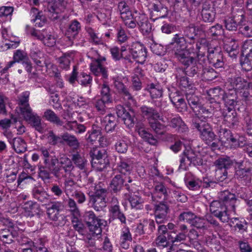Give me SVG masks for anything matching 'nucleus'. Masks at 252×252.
<instances>
[{"label":"nucleus","instance_id":"obj_1","mask_svg":"<svg viewBox=\"0 0 252 252\" xmlns=\"http://www.w3.org/2000/svg\"><path fill=\"white\" fill-rule=\"evenodd\" d=\"M171 44L174 46L173 52L175 57L182 64H188L193 61L195 58L190 56L191 53L196 54L198 58L204 56L201 53V47L197 43L193 42L192 43L187 44L185 37L181 36L180 34L174 35Z\"/></svg>","mask_w":252,"mask_h":252},{"label":"nucleus","instance_id":"obj_2","mask_svg":"<svg viewBox=\"0 0 252 252\" xmlns=\"http://www.w3.org/2000/svg\"><path fill=\"white\" fill-rule=\"evenodd\" d=\"M39 151L43 156V162L39 164L38 168V176L43 180L46 181L51 179V172H55L58 167H55V164L59 162L58 158L54 156L50 158V154L48 150L44 147H41ZM58 170H57V171Z\"/></svg>","mask_w":252,"mask_h":252},{"label":"nucleus","instance_id":"obj_3","mask_svg":"<svg viewBox=\"0 0 252 252\" xmlns=\"http://www.w3.org/2000/svg\"><path fill=\"white\" fill-rule=\"evenodd\" d=\"M192 126L199 132L201 139L206 144H210L216 138L211 125L206 121H201L199 119H193Z\"/></svg>","mask_w":252,"mask_h":252},{"label":"nucleus","instance_id":"obj_4","mask_svg":"<svg viewBox=\"0 0 252 252\" xmlns=\"http://www.w3.org/2000/svg\"><path fill=\"white\" fill-rule=\"evenodd\" d=\"M83 217L93 237L101 234V226H105V221L104 220L98 219L92 211L85 212Z\"/></svg>","mask_w":252,"mask_h":252},{"label":"nucleus","instance_id":"obj_5","mask_svg":"<svg viewBox=\"0 0 252 252\" xmlns=\"http://www.w3.org/2000/svg\"><path fill=\"white\" fill-rule=\"evenodd\" d=\"M30 56L35 63L37 69L41 70L43 74L47 73L50 67L56 69V66L51 63L48 57L40 51H31Z\"/></svg>","mask_w":252,"mask_h":252},{"label":"nucleus","instance_id":"obj_6","mask_svg":"<svg viewBox=\"0 0 252 252\" xmlns=\"http://www.w3.org/2000/svg\"><path fill=\"white\" fill-rule=\"evenodd\" d=\"M210 210L215 217L218 218L222 222H228L230 220L228 210L220 200H215L210 205Z\"/></svg>","mask_w":252,"mask_h":252},{"label":"nucleus","instance_id":"obj_7","mask_svg":"<svg viewBox=\"0 0 252 252\" xmlns=\"http://www.w3.org/2000/svg\"><path fill=\"white\" fill-rule=\"evenodd\" d=\"M60 164L61 165L55 164V167H58L59 169L55 172H51V175L53 174L55 178L60 179L65 177V174L63 171V170L65 173L74 176L72 171L75 169V167L72 164L71 159L66 157H62L60 158Z\"/></svg>","mask_w":252,"mask_h":252},{"label":"nucleus","instance_id":"obj_8","mask_svg":"<svg viewBox=\"0 0 252 252\" xmlns=\"http://www.w3.org/2000/svg\"><path fill=\"white\" fill-rule=\"evenodd\" d=\"M64 9H60L59 6L56 5H48L47 12L48 16L53 22H58L60 24V28L63 30L65 22L68 20L69 16L66 15H62L61 13Z\"/></svg>","mask_w":252,"mask_h":252},{"label":"nucleus","instance_id":"obj_9","mask_svg":"<svg viewBox=\"0 0 252 252\" xmlns=\"http://www.w3.org/2000/svg\"><path fill=\"white\" fill-rule=\"evenodd\" d=\"M207 58L209 63L216 68L224 67V61L222 52L217 47L207 48Z\"/></svg>","mask_w":252,"mask_h":252},{"label":"nucleus","instance_id":"obj_10","mask_svg":"<svg viewBox=\"0 0 252 252\" xmlns=\"http://www.w3.org/2000/svg\"><path fill=\"white\" fill-rule=\"evenodd\" d=\"M24 119L28 122L34 129L39 133H43L44 126L41 123V119L37 114L33 112L32 110L29 109L25 114L22 115Z\"/></svg>","mask_w":252,"mask_h":252},{"label":"nucleus","instance_id":"obj_11","mask_svg":"<svg viewBox=\"0 0 252 252\" xmlns=\"http://www.w3.org/2000/svg\"><path fill=\"white\" fill-rule=\"evenodd\" d=\"M128 49L132 58L136 62L141 64L144 63L147 57V49L143 45L139 42L133 43Z\"/></svg>","mask_w":252,"mask_h":252},{"label":"nucleus","instance_id":"obj_12","mask_svg":"<svg viewBox=\"0 0 252 252\" xmlns=\"http://www.w3.org/2000/svg\"><path fill=\"white\" fill-rule=\"evenodd\" d=\"M133 182L130 176H123L122 174L115 175L109 184L110 190L112 193L117 194L123 189L126 183H131Z\"/></svg>","mask_w":252,"mask_h":252},{"label":"nucleus","instance_id":"obj_13","mask_svg":"<svg viewBox=\"0 0 252 252\" xmlns=\"http://www.w3.org/2000/svg\"><path fill=\"white\" fill-rule=\"evenodd\" d=\"M81 30L80 23L76 20L72 21L65 32L66 45L71 46Z\"/></svg>","mask_w":252,"mask_h":252},{"label":"nucleus","instance_id":"obj_14","mask_svg":"<svg viewBox=\"0 0 252 252\" xmlns=\"http://www.w3.org/2000/svg\"><path fill=\"white\" fill-rule=\"evenodd\" d=\"M116 113L118 118L128 127H132L136 119L134 112L130 109L127 111L122 105H118L116 108Z\"/></svg>","mask_w":252,"mask_h":252},{"label":"nucleus","instance_id":"obj_15","mask_svg":"<svg viewBox=\"0 0 252 252\" xmlns=\"http://www.w3.org/2000/svg\"><path fill=\"white\" fill-rule=\"evenodd\" d=\"M88 195L89 202L95 211H100L106 206L108 194L94 193L90 191Z\"/></svg>","mask_w":252,"mask_h":252},{"label":"nucleus","instance_id":"obj_16","mask_svg":"<svg viewBox=\"0 0 252 252\" xmlns=\"http://www.w3.org/2000/svg\"><path fill=\"white\" fill-rule=\"evenodd\" d=\"M110 205L109 211L114 219L119 220L122 224H126V217L124 213L121 210L118 199L116 197H113L110 202Z\"/></svg>","mask_w":252,"mask_h":252},{"label":"nucleus","instance_id":"obj_17","mask_svg":"<svg viewBox=\"0 0 252 252\" xmlns=\"http://www.w3.org/2000/svg\"><path fill=\"white\" fill-rule=\"evenodd\" d=\"M222 116L224 121L230 128H236L239 125L237 113L234 108L227 107L223 109Z\"/></svg>","mask_w":252,"mask_h":252},{"label":"nucleus","instance_id":"obj_18","mask_svg":"<svg viewBox=\"0 0 252 252\" xmlns=\"http://www.w3.org/2000/svg\"><path fill=\"white\" fill-rule=\"evenodd\" d=\"M134 184L129 185L126 184L125 187L128 192L125 193L126 199L128 200L132 208H135L137 209L142 208V199L137 195H134Z\"/></svg>","mask_w":252,"mask_h":252},{"label":"nucleus","instance_id":"obj_19","mask_svg":"<svg viewBox=\"0 0 252 252\" xmlns=\"http://www.w3.org/2000/svg\"><path fill=\"white\" fill-rule=\"evenodd\" d=\"M156 202L159 203L156 204L154 208L156 221L158 224L162 223L167 220L169 207L162 200Z\"/></svg>","mask_w":252,"mask_h":252},{"label":"nucleus","instance_id":"obj_20","mask_svg":"<svg viewBox=\"0 0 252 252\" xmlns=\"http://www.w3.org/2000/svg\"><path fill=\"white\" fill-rule=\"evenodd\" d=\"M168 193L167 189L162 183L154 180V190L152 193V200L159 201L167 199Z\"/></svg>","mask_w":252,"mask_h":252},{"label":"nucleus","instance_id":"obj_21","mask_svg":"<svg viewBox=\"0 0 252 252\" xmlns=\"http://www.w3.org/2000/svg\"><path fill=\"white\" fill-rule=\"evenodd\" d=\"M223 48L232 58H236L239 53L238 41L233 38H225L223 41Z\"/></svg>","mask_w":252,"mask_h":252},{"label":"nucleus","instance_id":"obj_22","mask_svg":"<svg viewBox=\"0 0 252 252\" xmlns=\"http://www.w3.org/2000/svg\"><path fill=\"white\" fill-rule=\"evenodd\" d=\"M219 200L226 206L228 211H235L236 198L234 194L227 190L221 192L219 195Z\"/></svg>","mask_w":252,"mask_h":252},{"label":"nucleus","instance_id":"obj_23","mask_svg":"<svg viewBox=\"0 0 252 252\" xmlns=\"http://www.w3.org/2000/svg\"><path fill=\"white\" fill-rule=\"evenodd\" d=\"M46 213L48 218L53 221L58 220L62 203L59 201H51L46 204Z\"/></svg>","mask_w":252,"mask_h":252},{"label":"nucleus","instance_id":"obj_24","mask_svg":"<svg viewBox=\"0 0 252 252\" xmlns=\"http://www.w3.org/2000/svg\"><path fill=\"white\" fill-rule=\"evenodd\" d=\"M186 68L184 70L182 68L177 69V71L182 72V73L185 72V74L190 77H194L195 76H198L200 71L202 65L198 63H197L195 59H193V61L189 64H182Z\"/></svg>","mask_w":252,"mask_h":252},{"label":"nucleus","instance_id":"obj_25","mask_svg":"<svg viewBox=\"0 0 252 252\" xmlns=\"http://www.w3.org/2000/svg\"><path fill=\"white\" fill-rule=\"evenodd\" d=\"M142 116L147 120L148 123L154 120H162V116L156 109L146 105L142 106L140 108Z\"/></svg>","mask_w":252,"mask_h":252},{"label":"nucleus","instance_id":"obj_26","mask_svg":"<svg viewBox=\"0 0 252 252\" xmlns=\"http://www.w3.org/2000/svg\"><path fill=\"white\" fill-rule=\"evenodd\" d=\"M216 12L213 5L208 2L203 4L201 11L202 19L203 21L207 23L213 22L215 18Z\"/></svg>","mask_w":252,"mask_h":252},{"label":"nucleus","instance_id":"obj_27","mask_svg":"<svg viewBox=\"0 0 252 252\" xmlns=\"http://www.w3.org/2000/svg\"><path fill=\"white\" fill-rule=\"evenodd\" d=\"M217 183L215 181H212L208 178H203L202 180L200 182H196L195 181H190L187 183V186L189 189L192 190H199L200 186L204 188H213L215 187Z\"/></svg>","mask_w":252,"mask_h":252},{"label":"nucleus","instance_id":"obj_28","mask_svg":"<svg viewBox=\"0 0 252 252\" xmlns=\"http://www.w3.org/2000/svg\"><path fill=\"white\" fill-rule=\"evenodd\" d=\"M234 177L242 184L247 185L250 183L252 180L251 168L236 169Z\"/></svg>","mask_w":252,"mask_h":252},{"label":"nucleus","instance_id":"obj_29","mask_svg":"<svg viewBox=\"0 0 252 252\" xmlns=\"http://www.w3.org/2000/svg\"><path fill=\"white\" fill-rule=\"evenodd\" d=\"M238 97L235 90H230L228 92H224L223 98L222 101L224 103L226 108H234V106L237 104Z\"/></svg>","mask_w":252,"mask_h":252},{"label":"nucleus","instance_id":"obj_30","mask_svg":"<svg viewBox=\"0 0 252 252\" xmlns=\"http://www.w3.org/2000/svg\"><path fill=\"white\" fill-rule=\"evenodd\" d=\"M135 130L138 133L140 136L150 144L155 145L157 140L153 135L146 131L143 124H138L136 126Z\"/></svg>","mask_w":252,"mask_h":252},{"label":"nucleus","instance_id":"obj_31","mask_svg":"<svg viewBox=\"0 0 252 252\" xmlns=\"http://www.w3.org/2000/svg\"><path fill=\"white\" fill-rule=\"evenodd\" d=\"M169 125L174 128H176V130L179 133L188 131L187 126L180 117L171 118L169 121Z\"/></svg>","mask_w":252,"mask_h":252},{"label":"nucleus","instance_id":"obj_32","mask_svg":"<svg viewBox=\"0 0 252 252\" xmlns=\"http://www.w3.org/2000/svg\"><path fill=\"white\" fill-rule=\"evenodd\" d=\"M42 118L45 120L56 125L57 126H62L63 122L52 110L46 109L44 112Z\"/></svg>","mask_w":252,"mask_h":252},{"label":"nucleus","instance_id":"obj_33","mask_svg":"<svg viewBox=\"0 0 252 252\" xmlns=\"http://www.w3.org/2000/svg\"><path fill=\"white\" fill-rule=\"evenodd\" d=\"M10 228L3 229L0 230V239L3 243L10 244L13 242V239L17 236V233Z\"/></svg>","mask_w":252,"mask_h":252},{"label":"nucleus","instance_id":"obj_34","mask_svg":"<svg viewBox=\"0 0 252 252\" xmlns=\"http://www.w3.org/2000/svg\"><path fill=\"white\" fill-rule=\"evenodd\" d=\"M9 143L17 153H23L27 150V144L25 140L20 137L9 140Z\"/></svg>","mask_w":252,"mask_h":252},{"label":"nucleus","instance_id":"obj_35","mask_svg":"<svg viewBox=\"0 0 252 252\" xmlns=\"http://www.w3.org/2000/svg\"><path fill=\"white\" fill-rule=\"evenodd\" d=\"M185 157L188 159V164H191L194 166H198L202 164L203 160L198 154H196L193 150H188L184 152Z\"/></svg>","mask_w":252,"mask_h":252},{"label":"nucleus","instance_id":"obj_36","mask_svg":"<svg viewBox=\"0 0 252 252\" xmlns=\"http://www.w3.org/2000/svg\"><path fill=\"white\" fill-rule=\"evenodd\" d=\"M29 92H25L18 97V104L20 107L21 115L25 114L29 109L32 110L29 103Z\"/></svg>","mask_w":252,"mask_h":252},{"label":"nucleus","instance_id":"obj_37","mask_svg":"<svg viewBox=\"0 0 252 252\" xmlns=\"http://www.w3.org/2000/svg\"><path fill=\"white\" fill-rule=\"evenodd\" d=\"M27 60H28V58L26 53L21 50H18L14 54L13 61H10L7 63L6 66L2 69V72L4 73L16 63H19L20 61L25 62Z\"/></svg>","mask_w":252,"mask_h":252},{"label":"nucleus","instance_id":"obj_38","mask_svg":"<svg viewBox=\"0 0 252 252\" xmlns=\"http://www.w3.org/2000/svg\"><path fill=\"white\" fill-rule=\"evenodd\" d=\"M91 71L96 76L101 75L102 77L106 79L108 77L107 71L105 68L102 66L99 60H96L92 63L90 65Z\"/></svg>","mask_w":252,"mask_h":252},{"label":"nucleus","instance_id":"obj_39","mask_svg":"<svg viewBox=\"0 0 252 252\" xmlns=\"http://www.w3.org/2000/svg\"><path fill=\"white\" fill-rule=\"evenodd\" d=\"M75 54V51H71L63 54L62 56L58 59L60 66L63 69L68 68Z\"/></svg>","mask_w":252,"mask_h":252},{"label":"nucleus","instance_id":"obj_40","mask_svg":"<svg viewBox=\"0 0 252 252\" xmlns=\"http://www.w3.org/2000/svg\"><path fill=\"white\" fill-rule=\"evenodd\" d=\"M32 195L39 201L46 203L48 202L49 195L41 187H35L32 189Z\"/></svg>","mask_w":252,"mask_h":252},{"label":"nucleus","instance_id":"obj_41","mask_svg":"<svg viewBox=\"0 0 252 252\" xmlns=\"http://www.w3.org/2000/svg\"><path fill=\"white\" fill-rule=\"evenodd\" d=\"M62 139L63 143H66L68 146L73 149H76L80 146V143L76 137L67 132H65L62 135Z\"/></svg>","mask_w":252,"mask_h":252},{"label":"nucleus","instance_id":"obj_42","mask_svg":"<svg viewBox=\"0 0 252 252\" xmlns=\"http://www.w3.org/2000/svg\"><path fill=\"white\" fill-rule=\"evenodd\" d=\"M132 165L129 161L121 159L117 163V170L120 174L123 176H129L132 170Z\"/></svg>","mask_w":252,"mask_h":252},{"label":"nucleus","instance_id":"obj_43","mask_svg":"<svg viewBox=\"0 0 252 252\" xmlns=\"http://www.w3.org/2000/svg\"><path fill=\"white\" fill-rule=\"evenodd\" d=\"M194 112L196 116L193 119H199L201 121H206L212 116V112L201 105Z\"/></svg>","mask_w":252,"mask_h":252},{"label":"nucleus","instance_id":"obj_44","mask_svg":"<svg viewBox=\"0 0 252 252\" xmlns=\"http://www.w3.org/2000/svg\"><path fill=\"white\" fill-rule=\"evenodd\" d=\"M229 82L233 88L232 90H239L245 89L251 83H249L245 81L244 79L241 77H234L233 78L229 79Z\"/></svg>","mask_w":252,"mask_h":252},{"label":"nucleus","instance_id":"obj_45","mask_svg":"<svg viewBox=\"0 0 252 252\" xmlns=\"http://www.w3.org/2000/svg\"><path fill=\"white\" fill-rule=\"evenodd\" d=\"M132 241V236L128 228L123 230L120 239L121 247L124 249L129 248V244Z\"/></svg>","mask_w":252,"mask_h":252},{"label":"nucleus","instance_id":"obj_46","mask_svg":"<svg viewBox=\"0 0 252 252\" xmlns=\"http://www.w3.org/2000/svg\"><path fill=\"white\" fill-rule=\"evenodd\" d=\"M225 91L220 87L210 89L208 94L211 99L220 102L223 98Z\"/></svg>","mask_w":252,"mask_h":252},{"label":"nucleus","instance_id":"obj_47","mask_svg":"<svg viewBox=\"0 0 252 252\" xmlns=\"http://www.w3.org/2000/svg\"><path fill=\"white\" fill-rule=\"evenodd\" d=\"M233 163L232 160L228 157L220 158L215 162L217 168L226 170L232 166Z\"/></svg>","mask_w":252,"mask_h":252},{"label":"nucleus","instance_id":"obj_48","mask_svg":"<svg viewBox=\"0 0 252 252\" xmlns=\"http://www.w3.org/2000/svg\"><path fill=\"white\" fill-rule=\"evenodd\" d=\"M66 204L68 211L74 219L78 218L80 216V211L75 200L69 198L66 200Z\"/></svg>","mask_w":252,"mask_h":252},{"label":"nucleus","instance_id":"obj_49","mask_svg":"<svg viewBox=\"0 0 252 252\" xmlns=\"http://www.w3.org/2000/svg\"><path fill=\"white\" fill-rule=\"evenodd\" d=\"M186 99L193 112L201 105L199 97L194 94L186 93Z\"/></svg>","mask_w":252,"mask_h":252},{"label":"nucleus","instance_id":"obj_50","mask_svg":"<svg viewBox=\"0 0 252 252\" xmlns=\"http://www.w3.org/2000/svg\"><path fill=\"white\" fill-rule=\"evenodd\" d=\"M31 13L33 14H37L35 18L32 20L35 23V26L38 27H42L46 22L45 17L42 14V12L38 11L36 8H32L31 9Z\"/></svg>","mask_w":252,"mask_h":252},{"label":"nucleus","instance_id":"obj_51","mask_svg":"<svg viewBox=\"0 0 252 252\" xmlns=\"http://www.w3.org/2000/svg\"><path fill=\"white\" fill-rule=\"evenodd\" d=\"M219 76V73L212 68H205L202 70L201 77L205 81H211Z\"/></svg>","mask_w":252,"mask_h":252},{"label":"nucleus","instance_id":"obj_52","mask_svg":"<svg viewBox=\"0 0 252 252\" xmlns=\"http://www.w3.org/2000/svg\"><path fill=\"white\" fill-rule=\"evenodd\" d=\"M159 119L154 120L148 123L150 128L156 133L158 135H162L165 131V126L161 124L159 122ZM163 121L162 119L160 120Z\"/></svg>","mask_w":252,"mask_h":252},{"label":"nucleus","instance_id":"obj_53","mask_svg":"<svg viewBox=\"0 0 252 252\" xmlns=\"http://www.w3.org/2000/svg\"><path fill=\"white\" fill-rule=\"evenodd\" d=\"M71 160L72 162H73L76 166L80 169L83 170L85 169L87 160L78 153L71 155Z\"/></svg>","mask_w":252,"mask_h":252},{"label":"nucleus","instance_id":"obj_54","mask_svg":"<svg viewBox=\"0 0 252 252\" xmlns=\"http://www.w3.org/2000/svg\"><path fill=\"white\" fill-rule=\"evenodd\" d=\"M121 17L123 20L125 25L127 27L133 29L136 27V21L130 11H127V13L122 14Z\"/></svg>","mask_w":252,"mask_h":252},{"label":"nucleus","instance_id":"obj_55","mask_svg":"<svg viewBox=\"0 0 252 252\" xmlns=\"http://www.w3.org/2000/svg\"><path fill=\"white\" fill-rule=\"evenodd\" d=\"M224 26L229 31H236L238 26L241 24L239 21L232 17H228L224 20Z\"/></svg>","mask_w":252,"mask_h":252},{"label":"nucleus","instance_id":"obj_56","mask_svg":"<svg viewBox=\"0 0 252 252\" xmlns=\"http://www.w3.org/2000/svg\"><path fill=\"white\" fill-rule=\"evenodd\" d=\"M242 95V100L246 103L247 105H252V83L250 84L244 89Z\"/></svg>","mask_w":252,"mask_h":252},{"label":"nucleus","instance_id":"obj_57","mask_svg":"<svg viewBox=\"0 0 252 252\" xmlns=\"http://www.w3.org/2000/svg\"><path fill=\"white\" fill-rule=\"evenodd\" d=\"M240 63L243 70L246 71L251 70L252 69V56L242 54Z\"/></svg>","mask_w":252,"mask_h":252},{"label":"nucleus","instance_id":"obj_58","mask_svg":"<svg viewBox=\"0 0 252 252\" xmlns=\"http://www.w3.org/2000/svg\"><path fill=\"white\" fill-rule=\"evenodd\" d=\"M104 121L106 123L105 129L107 132H111L114 130L117 125V122L114 116L112 114L108 115L105 117Z\"/></svg>","mask_w":252,"mask_h":252},{"label":"nucleus","instance_id":"obj_59","mask_svg":"<svg viewBox=\"0 0 252 252\" xmlns=\"http://www.w3.org/2000/svg\"><path fill=\"white\" fill-rule=\"evenodd\" d=\"M181 36H185L191 40H194L197 35L196 30L193 24H190L189 26L186 27L184 29V34Z\"/></svg>","mask_w":252,"mask_h":252},{"label":"nucleus","instance_id":"obj_60","mask_svg":"<svg viewBox=\"0 0 252 252\" xmlns=\"http://www.w3.org/2000/svg\"><path fill=\"white\" fill-rule=\"evenodd\" d=\"M147 90L149 91L151 97L153 98L160 97L162 95V91L160 87L153 83L148 85Z\"/></svg>","mask_w":252,"mask_h":252},{"label":"nucleus","instance_id":"obj_61","mask_svg":"<svg viewBox=\"0 0 252 252\" xmlns=\"http://www.w3.org/2000/svg\"><path fill=\"white\" fill-rule=\"evenodd\" d=\"M45 241L41 238L35 240L34 242H31L36 252H50L47 248L45 246ZM28 243H30L29 242Z\"/></svg>","mask_w":252,"mask_h":252},{"label":"nucleus","instance_id":"obj_62","mask_svg":"<svg viewBox=\"0 0 252 252\" xmlns=\"http://www.w3.org/2000/svg\"><path fill=\"white\" fill-rule=\"evenodd\" d=\"M140 27V31L144 35H148L152 31V24L146 19H143L137 22Z\"/></svg>","mask_w":252,"mask_h":252},{"label":"nucleus","instance_id":"obj_63","mask_svg":"<svg viewBox=\"0 0 252 252\" xmlns=\"http://www.w3.org/2000/svg\"><path fill=\"white\" fill-rule=\"evenodd\" d=\"M239 31L246 37H252V23H241Z\"/></svg>","mask_w":252,"mask_h":252},{"label":"nucleus","instance_id":"obj_64","mask_svg":"<svg viewBox=\"0 0 252 252\" xmlns=\"http://www.w3.org/2000/svg\"><path fill=\"white\" fill-rule=\"evenodd\" d=\"M92 165L101 170L105 167L109 163V160L108 158H95L92 160Z\"/></svg>","mask_w":252,"mask_h":252}]
</instances>
